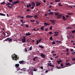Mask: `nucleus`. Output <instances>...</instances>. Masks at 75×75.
Masks as SVG:
<instances>
[{
  "label": "nucleus",
  "mask_w": 75,
  "mask_h": 75,
  "mask_svg": "<svg viewBox=\"0 0 75 75\" xmlns=\"http://www.w3.org/2000/svg\"><path fill=\"white\" fill-rule=\"evenodd\" d=\"M12 58H13V60H16V61H17V59H18V57H17V55L14 54H13V55L11 56Z\"/></svg>",
  "instance_id": "obj_1"
},
{
  "label": "nucleus",
  "mask_w": 75,
  "mask_h": 75,
  "mask_svg": "<svg viewBox=\"0 0 75 75\" xmlns=\"http://www.w3.org/2000/svg\"><path fill=\"white\" fill-rule=\"evenodd\" d=\"M6 4V6H7V7H8V8H13V6H11L8 5V3H7L5 2L4 1H3L2 2H1V5H2V4Z\"/></svg>",
  "instance_id": "obj_2"
},
{
  "label": "nucleus",
  "mask_w": 75,
  "mask_h": 75,
  "mask_svg": "<svg viewBox=\"0 0 75 75\" xmlns=\"http://www.w3.org/2000/svg\"><path fill=\"white\" fill-rule=\"evenodd\" d=\"M12 41V39L10 38H8L4 40V41H8V42H10V41L11 42Z\"/></svg>",
  "instance_id": "obj_3"
},
{
  "label": "nucleus",
  "mask_w": 75,
  "mask_h": 75,
  "mask_svg": "<svg viewBox=\"0 0 75 75\" xmlns=\"http://www.w3.org/2000/svg\"><path fill=\"white\" fill-rule=\"evenodd\" d=\"M15 66L16 67V68L17 69V71H19V68L18 67H19V64H16L15 65Z\"/></svg>",
  "instance_id": "obj_4"
},
{
  "label": "nucleus",
  "mask_w": 75,
  "mask_h": 75,
  "mask_svg": "<svg viewBox=\"0 0 75 75\" xmlns=\"http://www.w3.org/2000/svg\"><path fill=\"white\" fill-rule=\"evenodd\" d=\"M12 4H10V2H8V6H9V5L10 6H14L15 4H16L15 3V2H12Z\"/></svg>",
  "instance_id": "obj_5"
},
{
  "label": "nucleus",
  "mask_w": 75,
  "mask_h": 75,
  "mask_svg": "<svg viewBox=\"0 0 75 75\" xmlns=\"http://www.w3.org/2000/svg\"><path fill=\"white\" fill-rule=\"evenodd\" d=\"M6 33H7V34L8 35H7L6 36V37H8L10 35H11V33L10 31L7 32Z\"/></svg>",
  "instance_id": "obj_6"
},
{
  "label": "nucleus",
  "mask_w": 75,
  "mask_h": 75,
  "mask_svg": "<svg viewBox=\"0 0 75 75\" xmlns=\"http://www.w3.org/2000/svg\"><path fill=\"white\" fill-rule=\"evenodd\" d=\"M35 3L37 4H36V7H37L38 6H40V4H41V3H39L38 2V1H36L35 2Z\"/></svg>",
  "instance_id": "obj_7"
},
{
  "label": "nucleus",
  "mask_w": 75,
  "mask_h": 75,
  "mask_svg": "<svg viewBox=\"0 0 75 75\" xmlns=\"http://www.w3.org/2000/svg\"><path fill=\"white\" fill-rule=\"evenodd\" d=\"M40 56L43 58H45V55H44L43 53H41Z\"/></svg>",
  "instance_id": "obj_8"
},
{
  "label": "nucleus",
  "mask_w": 75,
  "mask_h": 75,
  "mask_svg": "<svg viewBox=\"0 0 75 75\" xmlns=\"http://www.w3.org/2000/svg\"><path fill=\"white\" fill-rule=\"evenodd\" d=\"M19 70L22 71V72H25V68H23L22 69H20V68H19Z\"/></svg>",
  "instance_id": "obj_9"
},
{
  "label": "nucleus",
  "mask_w": 75,
  "mask_h": 75,
  "mask_svg": "<svg viewBox=\"0 0 75 75\" xmlns=\"http://www.w3.org/2000/svg\"><path fill=\"white\" fill-rule=\"evenodd\" d=\"M50 21L52 23L53 25H55V21H54L51 19L50 20Z\"/></svg>",
  "instance_id": "obj_10"
},
{
  "label": "nucleus",
  "mask_w": 75,
  "mask_h": 75,
  "mask_svg": "<svg viewBox=\"0 0 75 75\" xmlns=\"http://www.w3.org/2000/svg\"><path fill=\"white\" fill-rule=\"evenodd\" d=\"M34 17V16H30V15H27L26 17V18H32V17Z\"/></svg>",
  "instance_id": "obj_11"
},
{
  "label": "nucleus",
  "mask_w": 75,
  "mask_h": 75,
  "mask_svg": "<svg viewBox=\"0 0 75 75\" xmlns=\"http://www.w3.org/2000/svg\"><path fill=\"white\" fill-rule=\"evenodd\" d=\"M56 42H57V43H58V44H61L62 43V42H61V40H57L56 41Z\"/></svg>",
  "instance_id": "obj_12"
},
{
  "label": "nucleus",
  "mask_w": 75,
  "mask_h": 75,
  "mask_svg": "<svg viewBox=\"0 0 75 75\" xmlns=\"http://www.w3.org/2000/svg\"><path fill=\"white\" fill-rule=\"evenodd\" d=\"M44 25H45V26H47V25H50V24L48 23H44Z\"/></svg>",
  "instance_id": "obj_13"
},
{
  "label": "nucleus",
  "mask_w": 75,
  "mask_h": 75,
  "mask_svg": "<svg viewBox=\"0 0 75 75\" xmlns=\"http://www.w3.org/2000/svg\"><path fill=\"white\" fill-rule=\"evenodd\" d=\"M62 17V15H59L57 16V19H59V18H60L61 17Z\"/></svg>",
  "instance_id": "obj_14"
},
{
  "label": "nucleus",
  "mask_w": 75,
  "mask_h": 75,
  "mask_svg": "<svg viewBox=\"0 0 75 75\" xmlns=\"http://www.w3.org/2000/svg\"><path fill=\"white\" fill-rule=\"evenodd\" d=\"M27 8H29V7H31V5L30 4H28L27 5Z\"/></svg>",
  "instance_id": "obj_15"
},
{
  "label": "nucleus",
  "mask_w": 75,
  "mask_h": 75,
  "mask_svg": "<svg viewBox=\"0 0 75 75\" xmlns=\"http://www.w3.org/2000/svg\"><path fill=\"white\" fill-rule=\"evenodd\" d=\"M26 40V39H23L22 40V42H25L26 41L25 40Z\"/></svg>",
  "instance_id": "obj_16"
},
{
  "label": "nucleus",
  "mask_w": 75,
  "mask_h": 75,
  "mask_svg": "<svg viewBox=\"0 0 75 75\" xmlns=\"http://www.w3.org/2000/svg\"><path fill=\"white\" fill-rule=\"evenodd\" d=\"M31 4H33L32 6H35V3H34V1L32 2H31Z\"/></svg>",
  "instance_id": "obj_17"
},
{
  "label": "nucleus",
  "mask_w": 75,
  "mask_h": 75,
  "mask_svg": "<svg viewBox=\"0 0 75 75\" xmlns=\"http://www.w3.org/2000/svg\"><path fill=\"white\" fill-rule=\"evenodd\" d=\"M19 63H20V64H24V61H19Z\"/></svg>",
  "instance_id": "obj_18"
},
{
  "label": "nucleus",
  "mask_w": 75,
  "mask_h": 75,
  "mask_svg": "<svg viewBox=\"0 0 75 75\" xmlns=\"http://www.w3.org/2000/svg\"><path fill=\"white\" fill-rule=\"evenodd\" d=\"M25 35L26 36H28V35H31V34L30 33H26L25 34Z\"/></svg>",
  "instance_id": "obj_19"
},
{
  "label": "nucleus",
  "mask_w": 75,
  "mask_h": 75,
  "mask_svg": "<svg viewBox=\"0 0 75 75\" xmlns=\"http://www.w3.org/2000/svg\"><path fill=\"white\" fill-rule=\"evenodd\" d=\"M0 15L1 16H5V14H3V13H0Z\"/></svg>",
  "instance_id": "obj_20"
},
{
  "label": "nucleus",
  "mask_w": 75,
  "mask_h": 75,
  "mask_svg": "<svg viewBox=\"0 0 75 75\" xmlns=\"http://www.w3.org/2000/svg\"><path fill=\"white\" fill-rule=\"evenodd\" d=\"M40 29L41 30H42V31H44V28L43 27H42V26L41 27Z\"/></svg>",
  "instance_id": "obj_21"
},
{
  "label": "nucleus",
  "mask_w": 75,
  "mask_h": 75,
  "mask_svg": "<svg viewBox=\"0 0 75 75\" xmlns=\"http://www.w3.org/2000/svg\"><path fill=\"white\" fill-rule=\"evenodd\" d=\"M39 47H40V48H42V49H43V48H44V47H42V46L41 45H39Z\"/></svg>",
  "instance_id": "obj_22"
},
{
  "label": "nucleus",
  "mask_w": 75,
  "mask_h": 75,
  "mask_svg": "<svg viewBox=\"0 0 75 75\" xmlns=\"http://www.w3.org/2000/svg\"><path fill=\"white\" fill-rule=\"evenodd\" d=\"M48 65H49V66H50V67L51 66V63H47Z\"/></svg>",
  "instance_id": "obj_23"
},
{
  "label": "nucleus",
  "mask_w": 75,
  "mask_h": 75,
  "mask_svg": "<svg viewBox=\"0 0 75 75\" xmlns=\"http://www.w3.org/2000/svg\"><path fill=\"white\" fill-rule=\"evenodd\" d=\"M55 15H56V16H58V15H59V13L57 12L56 13H55Z\"/></svg>",
  "instance_id": "obj_24"
},
{
  "label": "nucleus",
  "mask_w": 75,
  "mask_h": 75,
  "mask_svg": "<svg viewBox=\"0 0 75 75\" xmlns=\"http://www.w3.org/2000/svg\"><path fill=\"white\" fill-rule=\"evenodd\" d=\"M29 74H31L32 75H33V71H30L29 72Z\"/></svg>",
  "instance_id": "obj_25"
},
{
  "label": "nucleus",
  "mask_w": 75,
  "mask_h": 75,
  "mask_svg": "<svg viewBox=\"0 0 75 75\" xmlns=\"http://www.w3.org/2000/svg\"><path fill=\"white\" fill-rule=\"evenodd\" d=\"M38 57H37V56H36L33 59V60L34 61H35V59L37 58Z\"/></svg>",
  "instance_id": "obj_26"
},
{
  "label": "nucleus",
  "mask_w": 75,
  "mask_h": 75,
  "mask_svg": "<svg viewBox=\"0 0 75 75\" xmlns=\"http://www.w3.org/2000/svg\"><path fill=\"white\" fill-rule=\"evenodd\" d=\"M15 3L16 4H18V3H19V1H15Z\"/></svg>",
  "instance_id": "obj_27"
},
{
  "label": "nucleus",
  "mask_w": 75,
  "mask_h": 75,
  "mask_svg": "<svg viewBox=\"0 0 75 75\" xmlns=\"http://www.w3.org/2000/svg\"><path fill=\"white\" fill-rule=\"evenodd\" d=\"M49 15H50V14H54V13L52 12H51L49 13Z\"/></svg>",
  "instance_id": "obj_28"
},
{
  "label": "nucleus",
  "mask_w": 75,
  "mask_h": 75,
  "mask_svg": "<svg viewBox=\"0 0 75 75\" xmlns=\"http://www.w3.org/2000/svg\"><path fill=\"white\" fill-rule=\"evenodd\" d=\"M32 30H33L34 31H37V30H36V28H34V29H32Z\"/></svg>",
  "instance_id": "obj_29"
},
{
  "label": "nucleus",
  "mask_w": 75,
  "mask_h": 75,
  "mask_svg": "<svg viewBox=\"0 0 75 75\" xmlns=\"http://www.w3.org/2000/svg\"><path fill=\"white\" fill-rule=\"evenodd\" d=\"M55 1L56 2H60L61 1V0H55Z\"/></svg>",
  "instance_id": "obj_30"
},
{
  "label": "nucleus",
  "mask_w": 75,
  "mask_h": 75,
  "mask_svg": "<svg viewBox=\"0 0 75 75\" xmlns=\"http://www.w3.org/2000/svg\"><path fill=\"white\" fill-rule=\"evenodd\" d=\"M34 18H38V16H37V15H35L34 16Z\"/></svg>",
  "instance_id": "obj_31"
},
{
  "label": "nucleus",
  "mask_w": 75,
  "mask_h": 75,
  "mask_svg": "<svg viewBox=\"0 0 75 75\" xmlns=\"http://www.w3.org/2000/svg\"><path fill=\"white\" fill-rule=\"evenodd\" d=\"M50 30H52V26H51L50 27Z\"/></svg>",
  "instance_id": "obj_32"
},
{
  "label": "nucleus",
  "mask_w": 75,
  "mask_h": 75,
  "mask_svg": "<svg viewBox=\"0 0 75 75\" xmlns=\"http://www.w3.org/2000/svg\"><path fill=\"white\" fill-rule=\"evenodd\" d=\"M66 66H68V65H70V63H66Z\"/></svg>",
  "instance_id": "obj_33"
},
{
  "label": "nucleus",
  "mask_w": 75,
  "mask_h": 75,
  "mask_svg": "<svg viewBox=\"0 0 75 75\" xmlns=\"http://www.w3.org/2000/svg\"><path fill=\"white\" fill-rule=\"evenodd\" d=\"M56 67L57 69H61V67H59L57 66H56Z\"/></svg>",
  "instance_id": "obj_34"
},
{
  "label": "nucleus",
  "mask_w": 75,
  "mask_h": 75,
  "mask_svg": "<svg viewBox=\"0 0 75 75\" xmlns=\"http://www.w3.org/2000/svg\"><path fill=\"white\" fill-rule=\"evenodd\" d=\"M58 33L55 34L54 35V37H56V36H58Z\"/></svg>",
  "instance_id": "obj_35"
},
{
  "label": "nucleus",
  "mask_w": 75,
  "mask_h": 75,
  "mask_svg": "<svg viewBox=\"0 0 75 75\" xmlns=\"http://www.w3.org/2000/svg\"><path fill=\"white\" fill-rule=\"evenodd\" d=\"M68 14L69 15H72V14H73V13H68Z\"/></svg>",
  "instance_id": "obj_36"
},
{
  "label": "nucleus",
  "mask_w": 75,
  "mask_h": 75,
  "mask_svg": "<svg viewBox=\"0 0 75 75\" xmlns=\"http://www.w3.org/2000/svg\"><path fill=\"white\" fill-rule=\"evenodd\" d=\"M36 24H39V21H36Z\"/></svg>",
  "instance_id": "obj_37"
},
{
  "label": "nucleus",
  "mask_w": 75,
  "mask_h": 75,
  "mask_svg": "<svg viewBox=\"0 0 75 75\" xmlns=\"http://www.w3.org/2000/svg\"><path fill=\"white\" fill-rule=\"evenodd\" d=\"M54 33H55V34H59V32H57V31H55L54 32Z\"/></svg>",
  "instance_id": "obj_38"
},
{
  "label": "nucleus",
  "mask_w": 75,
  "mask_h": 75,
  "mask_svg": "<svg viewBox=\"0 0 75 75\" xmlns=\"http://www.w3.org/2000/svg\"><path fill=\"white\" fill-rule=\"evenodd\" d=\"M39 42H40L38 41V40H37L36 41V44H38V43H39Z\"/></svg>",
  "instance_id": "obj_39"
},
{
  "label": "nucleus",
  "mask_w": 75,
  "mask_h": 75,
  "mask_svg": "<svg viewBox=\"0 0 75 75\" xmlns=\"http://www.w3.org/2000/svg\"><path fill=\"white\" fill-rule=\"evenodd\" d=\"M70 37H71V38H74V36L72 35H70Z\"/></svg>",
  "instance_id": "obj_40"
},
{
  "label": "nucleus",
  "mask_w": 75,
  "mask_h": 75,
  "mask_svg": "<svg viewBox=\"0 0 75 75\" xmlns=\"http://www.w3.org/2000/svg\"><path fill=\"white\" fill-rule=\"evenodd\" d=\"M59 57V55H57L55 57V58H58Z\"/></svg>",
  "instance_id": "obj_41"
},
{
  "label": "nucleus",
  "mask_w": 75,
  "mask_h": 75,
  "mask_svg": "<svg viewBox=\"0 0 75 75\" xmlns=\"http://www.w3.org/2000/svg\"><path fill=\"white\" fill-rule=\"evenodd\" d=\"M59 6L60 7H62V5H61V3H59Z\"/></svg>",
  "instance_id": "obj_42"
},
{
  "label": "nucleus",
  "mask_w": 75,
  "mask_h": 75,
  "mask_svg": "<svg viewBox=\"0 0 75 75\" xmlns=\"http://www.w3.org/2000/svg\"><path fill=\"white\" fill-rule=\"evenodd\" d=\"M49 34H50V35H51L52 34V32L51 31H50L49 32Z\"/></svg>",
  "instance_id": "obj_43"
},
{
  "label": "nucleus",
  "mask_w": 75,
  "mask_h": 75,
  "mask_svg": "<svg viewBox=\"0 0 75 75\" xmlns=\"http://www.w3.org/2000/svg\"><path fill=\"white\" fill-rule=\"evenodd\" d=\"M50 40H52V36H51L50 38Z\"/></svg>",
  "instance_id": "obj_44"
},
{
  "label": "nucleus",
  "mask_w": 75,
  "mask_h": 75,
  "mask_svg": "<svg viewBox=\"0 0 75 75\" xmlns=\"http://www.w3.org/2000/svg\"><path fill=\"white\" fill-rule=\"evenodd\" d=\"M30 21L31 22H34V21H35V20H30Z\"/></svg>",
  "instance_id": "obj_45"
},
{
  "label": "nucleus",
  "mask_w": 75,
  "mask_h": 75,
  "mask_svg": "<svg viewBox=\"0 0 75 75\" xmlns=\"http://www.w3.org/2000/svg\"><path fill=\"white\" fill-rule=\"evenodd\" d=\"M42 39L41 38H40L39 40V42H40V41H42Z\"/></svg>",
  "instance_id": "obj_46"
},
{
  "label": "nucleus",
  "mask_w": 75,
  "mask_h": 75,
  "mask_svg": "<svg viewBox=\"0 0 75 75\" xmlns=\"http://www.w3.org/2000/svg\"><path fill=\"white\" fill-rule=\"evenodd\" d=\"M26 11L27 12H29V11H30V9H28L27 10H26Z\"/></svg>",
  "instance_id": "obj_47"
},
{
  "label": "nucleus",
  "mask_w": 75,
  "mask_h": 75,
  "mask_svg": "<svg viewBox=\"0 0 75 75\" xmlns=\"http://www.w3.org/2000/svg\"><path fill=\"white\" fill-rule=\"evenodd\" d=\"M62 17L63 18V20H65V16H63Z\"/></svg>",
  "instance_id": "obj_48"
},
{
  "label": "nucleus",
  "mask_w": 75,
  "mask_h": 75,
  "mask_svg": "<svg viewBox=\"0 0 75 75\" xmlns=\"http://www.w3.org/2000/svg\"><path fill=\"white\" fill-rule=\"evenodd\" d=\"M29 50L30 51H31L32 50V47H30L29 48Z\"/></svg>",
  "instance_id": "obj_49"
},
{
  "label": "nucleus",
  "mask_w": 75,
  "mask_h": 75,
  "mask_svg": "<svg viewBox=\"0 0 75 75\" xmlns=\"http://www.w3.org/2000/svg\"><path fill=\"white\" fill-rule=\"evenodd\" d=\"M72 33H75V30H74L73 31H72Z\"/></svg>",
  "instance_id": "obj_50"
},
{
  "label": "nucleus",
  "mask_w": 75,
  "mask_h": 75,
  "mask_svg": "<svg viewBox=\"0 0 75 75\" xmlns=\"http://www.w3.org/2000/svg\"><path fill=\"white\" fill-rule=\"evenodd\" d=\"M24 50L25 51V52H27L28 51L27 49L26 48H25L24 49Z\"/></svg>",
  "instance_id": "obj_51"
},
{
  "label": "nucleus",
  "mask_w": 75,
  "mask_h": 75,
  "mask_svg": "<svg viewBox=\"0 0 75 75\" xmlns=\"http://www.w3.org/2000/svg\"><path fill=\"white\" fill-rule=\"evenodd\" d=\"M3 34L4 35V37H5L6 36V34H5V33H4V32H3Z\"/></svg>",
  "instance_id": "obj_52"
},
{
  "label": "nucleus",
  "mask_w": 75,
  "mask_h": 75,
  "mask_svg": "<svg viewBox=\"0 0 75 75\" xmlns=\"http://www.w3.org/2000/svg\"><path fill=\"white\" fill-rule=\"evenodd\" d=\"M56 55H57V54H53L52 56H56Z\"/></svg>",
  "instance_id": "obj_53"
},
{
  "label": "nucleus",
  "mask_w": 75,
  "mask_h": 75,
  "mask_svg": "<svg viewBox=\"0 0 75 75\" xmlns=\"http://www.w3.org/2000/svg\"><path fill=\"white\" fill-rule=\"evenodd\" d=\"M52 44H55V42L54 41H53V42L52 43Z\"/></svg>",
  "instance_id": "obj_54"
},
{
  "label": "nucleus",
  "mask_w": 75,
  "mask_h": 75,
  "mask_svg": "<svg viewBox=\"0 0 75 75\" xmlns=\"http://www.w3.org/2000/svg\"><path fill=\"white\" fill-rule=\"evenodd\" d=\"M66 54L67 55H69V52H68V53H66Z\"/></svg>",
  "instance_id": "obj_55"
},
{
  "label": "nucleus",
  "mask_w": 75,
  "mask_h": 75,
  "mask_svg": "<svg viewBox=\"0 0 75 75\" xmlns=\"http://www.w3.org/2000/svg\"><path fill=\"white\" fill-rule=\"evenodd\" d=\"M48 28H45V31H47L48 30Z\"/></svg>",
  "instance_id": "obj_56"
},
{
  "label": "nucleus",
  "mask_w": 75,
  "mask_h": 75,
  "mask_svg": "<svg viewBox=\"0 0 75 75\" xmlns=\"http://www.w3.org/2000/svg\"><path fill=\"white\" fill-rule=\"evenodd\" d=\"M66 51H67V52H68V51H69V49L68 48H67V49Z\"/></svg>",
  "instance_id": "obj_57"
},
{
  "label": "nucleus",
  "mask_w": 75,
  "mask_h": 75,
  "mask_svg": "<svg viewBox=\"0 0 75 75\" xmlns=\"http://www.w3.org/2000/svg\"><path fill=\"white\" fill-rule=\"evenodd\" d=\"M9 2H10V3H11L12 2H13V0H9Z\"/></svg>",
  "instance_id": "obj_58"
},
{
  "label": "nucleus",
  "mask_w": 75,
  "mask_h": 75,
  "mask_svg": "<svg viewBox=\"0 0 75 75\" xmlns=\"http://www.w3.org/2000/svg\"><path fill=\"white\" fill-rule=\"evenodd\" d=\"M57 62L59 64H60V62L59 61H57Z\"/></svg>",
  "instance_id": "obj_59"
},
{
  "label": "nucleus",
  "mask_w": 75,
  "mask_h": 75,
  "mask_svg": "<svg viewBox=\"0 0 75 75\" xmlns=\"http://www.w3.org/2000/svg\"><path fill=\"white\" fill-rule=\"evenodd\" d=\"M60 66H61V67H63V66H64V65H63V64H62L61 63L60 64Z\"/></svg>",
  "instance_id": "obj_60"
},
{
  "label": "nucleus",
  "mask_w": 75,
  "mask_h": 75,
  "mask_svg": "<svg viewBox=\"0 0 75 75\" xmlns=\"http://www.w3.org/2000/svg\"><path fill=\"white\" fill-rule=\"evenodd\" d=\"M31 8L32 9H34V7L33 6V7H31Z\"/></svg>",
  "instance_id": "obj_61"
},
{
  "label": "nucleus",
  "mask_w": 75,
  "mask_h": 75,
  "mask_svg": "<svg viewBox=\"0 0 75 75\" xmlns=\"http://www.w3.org/2000/svg\"><path fill=\"white\" fill-rule=\"evenodd\" d=\"M75 58L74 57V58L72 59V61H75Z\"/></svg>",
  "instance_id": "obj_62"
},
{
  "label": "nucleus",
  "mask_w": 75,
  "mask_h": 75,
  "mask_svg": "<svg viewBox=\"0 0 75 75\" xmlns=\"http://www.w3.org/2000/svg\"><path fill=\"white\" fill-rule=\"evenodd\" d=\"M69 28H71V27H68L67 28V29H69Z\"/></svg>",
  "instance_id": "obj_63"
},
{
  "label": "nucleus",
  "mask_w": 75,
  "mask_h": 75,
  "mask_svg": "<svg viewBox=\"0 0 75 75\" xmlns=\"http://www.w3.org/2000/svg\"><path fill=\"white\" fill-rule=\"evenodd\" d=\"M28 25H27L26 26V28H28Z\"/></svg>",
  "instance_id": "obj_64"
}]
</instances>
